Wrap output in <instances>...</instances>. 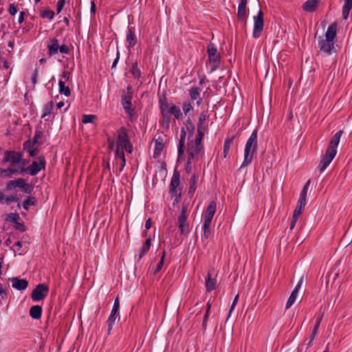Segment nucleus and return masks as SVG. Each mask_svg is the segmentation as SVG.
Segmentation results:
<instances>
[{"label":"nucleus","instance_id":"29","mask_svg":"<svg viewBox=\"0 0 352 352\" xmlns=\"http://www.w3.org/2000/svg\"><path fill=\"white\" fill-rule=\"evenodd\" d=\"M217 280L215 278H212L210 274H208L206 279V287L208 291H212L216 288Z\"/></svg>","mask_w":352,"mask_h":352},{"label":"nucleus","instance_id":"37","mask_svg":"<svg viewBox=\"0 0 352 352\" xmlns=\"http://www.w3.org/2000/svg\"><path fill=\"white\" fill-rule=\"evenodd\" d=\"M35 202L36 199L34 197H30L23 201V207L25 210H28L29 206L35 205Z\"/></svg>","mask_w":352,"mask_h":352},{"label":"nucleus","instance_id":"60","mask_svg":"<svg viewBox=\"0 0 352 352\" xmlns=\"http://www.w3.org/2000/svg\"><path fill=\"white\" fill-rule=\"evenodd\" d=\"M58 50L62 54H67L69 52V47L66 45L59 46Z\"/></svg>","mask_w":352,"mask_h":352},{"label":"nucleus","instance_id":"1","mask_svg":"<svg viewBox=\"0 0 352 352\" xmlns=\"http://www.w3.org/2000/svg\"><path fill=\"white\" fill-rule=\"evenodd\" d=\"M208 54L210 62L212 63L211 71L215 70L220 64V54L213 44L210 43L208 47Z\"/></svg>","mask_w":352,"mask_h":352},{"label":"nucleus","instance_id":"25","mask_svg":"<svg viewBox=\"0 0 352 352\" xmlns=\"http://www.w3.org/2000/svg\"><path fill=\"white\" fill-rule=\"evenodd\" d=\"M118 144L122 146L129 142L128 139V135L126 132V129L121 128L118 133Z\"/></svg>","mask_w":352,"mask_h":352},{"label":"nucleus","instance_id":"31","mask_svg":"<svg viewBox=\"0 0 352 352\" xmlns=\"http://www.w3.org/2000/svg\"><path fill=\"white\" fill-rule=\"evenodd\" d=\"M126 40L129 42V47H133L136 43V37L134 32H133L131 29L129 30Z\"/></svg>","mask_w":352,"mask_h":352},{"label":"nucleus","instance_id":"16","mask_svg":"<svg viewBox=\"0 0 352 352\" xmlns=\"http://www.w3.org/2000/svg\"><path fill=\"white\" fill-rule=\"evenodd\" d=\"M186 215L180 214L179 217V228L181 233L184 235L186 234L188 232V224L186 223Z\"/></svg>","mask_w":352,"mask_h":352},{"label":"nucleus","instance_id":"45","mask_svg":"<svg viewBox=\"0 0 352 352\" xmlns=\"http://www.w3.org/2000/svg\"><path fill=\"white\" fill-rule=\"evenodd\" d=\"M117 316H109L108 320H107V322H108V333L109 334L110 332H111V330L113 328V325L116 321V319Z\"/></svg>","mask_w":352,"mask_h":352},{"label":"nucleus","instance_id":"22","mask_svg":"<svg viewBox=\"0 0 352 352\" xmlns=\"http://www.w3.org/2000/svg\"><path fill=\"white\" fill-rule=\"evenodd\" d=\"M253 154L254 153H252V149L245 148L244 160L241 166V168L247 166L248 165H249L251 163V162L252 160Z\"/></svg>","mask_w":352,"mask_h":352},{"label":"nucleus","instance_id":"44","mask_svg":"<svg viewBox=\"0 0 352 352\" xmlns=\"http://www.w3.org/2000/svg\"><path fill=\"white\" fill-rule=\"evenodd\" d=\"M19 219V214L17 213H10L8 214L6 220L16 223Z\"/></svg>","mask_w":352,"mask_h":352},{"label":"nucleus","instance_id":"12","mask_svg":"<svg viewBox=\"0 0 352 352\" xmlns=\"http://www.w3.org/2000/svg\"><path fill=\"white\" fill-rule=\"evenodd\" d=\"M9 281L12 284V287L18 290L25 289L28 285V282L25 279H19L16 277L10 278Z\"/></svg>","mask_w":352,"mask_h":352},{"label":"nucleus","instance_id":"36","mask_svg":"<svg viewBox=\"0 0 352 352\" xmlns=\"http://www.w3.org/2000/svg\"><path fill=\"white\" fill-rule=\"evenodd\" d=\"M204 135V133H201V135H200V132H197V137L195 142H193L192 141L190 142H188V144H190V146L192 148H193L195 146H201V140L203 139Z\"/></svg>","mask_w":352,"mask_h":352},{"label":"nucleus","instance_id":"28","mask_svg":"<svg viewBox=\"0 0 352 352\" xmlns=\"http://www.w3.org/2000/svg\"><path fill=\"white\" fill-rule=\"evenodd\" d=\"M352 8V0H344V4L342 8V16L344 19H346L349 16V12Z\"/></svg>","mask_w":352,"mask_h":352},{"label":"nucleus","instance_id":"41","mask_svg":"<svg viewBox=\"0 0 352 352\" xmlns=\"http://www.w3.org/2000/svg\"><path fill=\"white\" fill-rule=\"evenodd\" d=\"M210 224L208 223H204L203 225V229H204V236L202 237V240L204 238L208 239L209 236L210 235Z\"/></svg>","mask_w":352,"mask_h":352},{"label":"nucleus","instance_id":"51","mask_svg":"<svg viewBox=\"0 0 352 352\" xmlns=\"http://www.w3.org/2000/svg\"><path fill=\"white\" fill-rule=\"evenodd\" d=\"M162 113L163 115L164 121L166 123L167 126H168L170 122V114L168 113L167 112H164V108L163 107H162Z\"/></svg>","mask_w":352,"mask_h":352},{"label":"nucleus","instance_id":"46","mask_svg":"<svg viewBox=\"0 0 352 352\" xmlns=\"http://www.w3.org/2000/svg\"><path fill=\"white\" fill-rule=\"evenodd\" d=\"M190 96L192 100H197L199 96L198 89L196 87L190 89Z\"/></svg>","mask_w":352,"mask_h":352},{"label":"nucleus","instance_id":"57","mask_svg":"<svg viewBox=\"0 0 352 352\" xmlns=\"http://www.w3.org/2000/svg\"><path fill=\"white\" fill-rule=\"evenodd\" d=\"M186 135V132L185 129L184 128H182L181 130V135H180L179 144H184Z\"/></svg>","mask_w":352,"mask_h":352},{"label":"nucleus","instance_id":"56","mask_svg":"<svg viewBox=\"0 0 352 352\" xmlns=\"http://www.w3.org/2000/svg\"><path fill=\"white\" fill-rule=\"evenodd\" d=\"M239 300V294H237L235 298H234V300L232 302V304L231 305V307H230V312H229V315H228V318L230 316L232 312L233 311L236 303H237V301Z\"/></svg>","mask_w":352,"mask_h":352},{"label":"nucleus","instance_id":"61","mask_svg":"<svg viewBox=\"0 0 352 352\" xmlns=\"http://www.w3.org/2000/svg\"><path fill=\"white\" fill-rule=\"evenodd\" d=\"M210 308V305L209 303L207 304V310H206V315L204 316V320H203V324H202V326L204 328L206 327V320L208 318V312H209V309Z\"/></svg>","mask_w":352,"mask_h":352},{"label":"nucleus","instance_id":"42","mask_svg":"<svg viewBox=\"0 0 352 352\" xmlns=\"http://www.w3.org/2000/svg\"><path fill=\"white\" fill-rule=\"evenodd\" d=\"M131 72L135 77H140L141 72L140 69L138 67L137 63H134L133 64L132 68L131 69Z\"/></svg>","mask_w":352,"mask_h":352},{"label":"nucleus","instance_id":"63","mask_svg":"<svg viewBox=\"0 0 352 352\" xmlns=\"http://www.w3.org/2000/svg\"><path fill=\"white\" fill-rule=\"evenodd\" d=\"M37 73H38V69H37V68H36L34 71L32 76V82L33 84H36L37 82V80H36Z\"/></svg>","mask_w":352,"mask_h":352},{"label":"nucleus","instance_id":"7","mask_svg":"<svg viewBox=\"0 0 352 352\" xmlns=\"http://www.w3.org/2000/svg\"><path fill=\"white\" fill-rule=\"evenodd\" d=\"M343 131L342 130H340L338 131L334 136L332 138L329 146L327 150V153H334L335 155H336L337 153V146L340 142V137L342 134Z\"/></svg>","mask_w":352,"mask_h":352},{"label":"nucleus","instance_id":"9","mask_svg":"<svg viewBox=\"0 0 352 352\" xmlns=\"http://www.w3.org/2000/svg\"><path fill=\"white\" fill-rule=\"evenodd\" d=\"M121 146H122V149L120 150L118 148L116 150V156L118 157H120L122 160V166H121L120 170H122L125 165V158H124L123 149L124 148L129 153H131L132 150H133V146H132L131 144L130 143V142H128L127 143H126L124 145H122Z\"/></svg>","mask_w":352,"mask_h":352},{"label":"nucleus","instance_id":"10","mask_svg":"<svg viewBox=\"0 0 352 352\" xmlns=\"http://www.w3.org/2000/svg\"><path fill=\"white\" fill-rule=\"evenodd\" d=\"M216 206L217 205L214 201H211L209 204L206 212L204 223L211 224L212 219L216 211Z\"/></svg>","mask_w":352,"mask_h":352},{"label":"nucleus","instance_id":"24","mask_svg":"<svg viewBox=\"0 0 352 352\" xmlns=\"http://www.w3.org/2000/svg\"><path fill=\"white\" fill-rule=\"evenodd\" d=\"M247 1V0H241L239 5L237 16L240 19H243L246 16Z\"/></svg>","mask_w":352,"mask_h":352},{"label":"nucleus","instance_id":"58","mask_svg":"<svg viewBox=\"0 0 352 352\" xmlns=\"http://www.w3.org/2000/svg\"><path fill=\"white\" fill-rule=\"evenodd\" d=\"M65 3V0H59L57 3V12L60 13L64 7Z\"/></svg>","mask_w":352,"mask_h":352},{"label":"nucleus","instance_id":"49","mask_svg":"<svg viewBox=\"0 0 352 352\" xmlns=\"http://www.w3.org/2000/svg\"><path fill=\"white\" fill-rule=\"evenodd\" d=\"M234 138V136H232L231 138H228L226 140L223 149L229 151L230 145L233 142Z\"/></svg>","mask_w":352,"mask_h":352},{"label":"nucleus","instance_id":"15","mask_svg":"<svg viewBox=\"0 0 352 352\" xmlns=\"http://www.w3.org/2000/svg\"><path fill=\"white\" fill-rule=\"evenodd\" d=\"M302 280H303V278L302 277L300 278V280H299L298 283L297 284V285L296 286V287L294 288V289L293 290V292H292V294L287 302L286 309H289L294 303V302L296 299V296H297L298 290L300 288V286L302 285Z\"/></svg>","mask_w":352,"mask_h":352},{"label":"nucleus","instance_id":"33","mask_svg":"<svg viewBox=\"0 0 352 352\" xmlns=\"http://www.w3.org/2000/svg\"><path fill=\"white\" fill-rule=\"evenodd\" d=\"M167 113H169V114H173L174 116L177 118V119H179L181 116H182V113H181V111H180V109L175 106V105H173L168 111H167Z\"/></svg>","mask_w":352,"mask_h":352},{"label":"nucleus","instance_id":"50","mask_svg":"<svg viewBox=\"0 0 352 352\" xmlns=\"http://www.w3.org/2000/svg\"><path fill=\"white\" fill-rule=\"evenodd\" d=\"M193 108L190 103L189 102H185L183 104V111L184 113L186 115L190 111L192 110Z\"/></svg>","mask_w":352,"mask_h":352},{"label":"nucleus","instance_id":"6","mask_svg":"<svg viewBox=\"0 0 352 352\" xmlns=\"http://www.w3.org/2000/svg\"><path fill=\"white\" fill-rule=\"evenodd\" d=\"M319 47L320 50L327 54H331L332 52H336V49L334 47V42L328 41L327 40H324L322 37L319 38Z\"/></svg>","mask_w":352,"mask_h":352},{"label":"nucleus","instance_id":"4","mask_svg":"<svg viewBox=\"0 0 352 352\" xmlns=\"http://www.w3.org/2000/svg\"><path fill=\"white\" fill-rule=\"evenodd\" d=\"M38 162L34 161L32 164L28 167V173L31 175H36L41 168H45V161L43 156L38 157Z\"/></svg>","mask_w":352,"mask_h":352},{"label":"nucleus","instance_id":"52","mask_svg":"<svg viewBox=\"0 0 352 352\" xmlns=\"http://www.w3.org/2000/svg\"><path fill=\"white\" fill-rule=\"evenodd\" d=\"M19 200V198L17 197L16 195H10V196H8L6 198V203L7 204H10L12 201H17Z\"/></svg>","mask_w":352,"mask_h":352},{"label":"nucleus","instance_id":"59","mask_svg":"<svg viewBox=\"0 0 352 352\" xmlns=\"http://www.w3.org/2000/svg\"><path fill=\"white\" fill-rule=\"evenodd\" d=\"M8 10L9 13L12 16L15 15L17 12V8L14 4L10 6Z\"/></svg>","mask_w":352,"mask_h":352},{"label":"nucleus","instance_id":"8","mask_svg":"<svg viewBox=\"0 0 352 352\" xmlns=\"http://www.w3.org/2000/svg\"><path fill=\"white\" fill-rule=\"evenodd\" d=\"M305 205L306 202L298 200L292 219L290 230H292L294 228L296 222L297 221V219L299 217V216L301 214L302 208L305 206Z\"/></svg>","mask_w":352,"mask_h":352},{"label":"nucleus","instance_id":"14","mask_svg":"<svg viewBox=\"0 0 352 352\" xmlns=\"http://www.w3.org/2000/svg\"><path fill=\"white\" fill-rule=\"evenodd\" d=\"M130 89L131 88H128L126 93L124 91L122 96V106L128 113H130L131 106V93Z\"/></svg>","mask_w":352,"mask_h":352},{"label":"nucleus","instance_id":"18","mask_svg":"<svg viewBox=\"0 0 352 352\" xmlns=\"http://www.w3.org/2000/svg\"><path fill=\"white\" fill-rule=\"evenodd\" d=\"M179 177L180 176L179 172L175 170L170 184V192L171 194L175 192L176 188L179 184Z\"/></svg>","mask_w":352,"mask_h":352},{"label":"nucleus","instance_id":"26","mask_svg":"<svg viewBox=\"0 0 352 352\" xmlns=\"http://www.w3.org/2000/svg\"><path fill=\"white\" fill-rule=\"evenodd\" d=\"M42 308L39 305H34L30 308V315L34 319H39L41 317Z\"/></svg>","mask_w":352,"mask_h":352},{"label":"nucleus","instance_id":"27","mask_svg":"<svg viewBox=\"0 0 352 352\" xmlns=\"http://www.w3.org/2000/svg\"><path fill=\"white\" fill-rule=\"evenodd\" d=\"M24 179L22 178H19L16 180H11L7 184L6 188L8 190H11L16 187L21 188L22 184H23Z\"/></svg>","mask_w":352,"mask_h":352},{"label":"nucleus","instance_id":"30","mask_svg":"<svg viewBox=\"0 0 352 352\" xmlns=\"http://www.w3.org/2000/svg\"><path fill=\"white\" fill-rule=\"evenodd\" d=\"M164 147L163 141L161 138H158L155 141V148L153 154V157L155 158L157 157L160 155L161 151H162Z\"/></svg>","mask_w":352,"mask_h":352},{"label":"nucleus","instance_id":"34","mask_svg":"<svg viewBox=\"0 0 352 352\" xmlns=\"http://www.w3.org/2000/svg\"><path fill=\"white\" fill-rule=\"evenodd\" d=\"M310 183H311L310 180H308L307 182V183L305 184V185L304 186V187L300 192V197L298 199L299 201L306 202L307 194L308 188H309Z\"/></svg>","mask_w":352,"mask_h":352},{"label":"nucleus","instance_id":"21","mask_svg":"<svg viewBox=\"0 0 352 352\" xmlns=\"http://www.w3.org/2000/svg\"><path fill=\"white\" fill-rule=\"evenodd\" d=\"M322 318V316L317 319L316 324L314 329L312 330V333L310 336L309 340L307 342V340H305L304 342V344H306L307 348L311 346L312 341L314 340L316 335L317 334L318 329L319 328V325L320 324Z\"/></svg>","mask_w":352,"mask_h":352},{"label":"nucleus","instance_id":"20","mask_svg":"<svg viewBox=\"0 0 352 352\" xmlns=\"http://www.w3.org/2000/svg\"><path fill=\"white\" fill-rule=\"evenodd\" d=\"M318 0H308L302 5V9L309 12H314L318 6Z\"/></svg>","mask_w":352,"mask_h":352},{"label":"nucleus","instance_id":"48","mask_svg":"<svg viewBox=\"0 0 352 352\" xmlns=\"http://www.w3.org/2000/svg\"><path fill=\"white\" fill-rule=\"evenodd\" d=\"M54 12L50 10H45L43 11L42 14V16L45 18H48L52 20L54 18Z\"/></svg>","mask_w":352,"mask_h":352},{"label":"nucleus","instance_id":"11","mask_svg":"<svg viewBox=\"0 0 352 352\" xmlns=\"http://www.w3.org/2000/svg\"><path fill=\"white\" fill-rule=\"evenodd\" d=\"M335 156L336 155L334 153H327V151L326 152V154L323 156L319 164L320 172H323L327 168Z\"/></svg>","mask_w":352,"mask_h":352},{"label":"nucleus","instance_id":"17","mask_svg":"<svg viewBox=\"0 0 352 352\" xmlns=\"http://www.w3.org/2000/svg\"><path fill=\"white\" fill-rule=\"evenodd\" d=\"M336 30H337L336 23H333L331 24L329 26V28L325 33V37H326L325 40H327L328 41L333 42V40L336 36Z\"/></svg>","mask_w":352,"mask_h":352},{"label":"nucleus","instance_id":"55","mask_svg":"<svg viewBox=\"0 0 352 352\" xmlns=\"http://www.w3.org/2000/svg\"><path fill=\"white\" fill-rule=\"evenodd\" d=\"M184 153V144H179L178 146V160H180L181 156Z\"/></svg>","mask_w":352,"mask_h":352},{"label":"nucleus","instance_id":"54","mask_svg":"<svg viewBox=\"0 0 352 352\" xmlns=\"http://www.w3.org/2000/svg\"><path fill=\"white\" fill-rule=\"evenodd\" d=\"M42 136H43V132L37 131L35 136L33 138V140L32 142V144H36L38 142V140L42 138Z\"/></svg>","mask_w":352,"mask_h":352},{"label":"nucleus","instance_id":"13","mask_svg":"<svg viewBox=\"0 0 352 352\" xmlns=\"http://www.w3.org/2000/svg\"><path fill=\"white\" fill-rule=\"evenodd\" d=\"M252 149V153H254L257 149V131L254 130L251 134L250 138L248 140L245 147Z\"/></svg>","mask_w":352,"mask_h":352},{"label":"nucleus","instance_id":"40","mask_svg":"<svg viewBox=\"0 0 352 352\" xmlns=\"http://www.w3.org/2000/svg\"><path fill=\"white\" fill-rule=\"evenodd\" d=\"M24 192L27 194H31L33 190V186L32 184H27L25 181H23V184H22L21 188Z\"/></svg>","mask_w":352,"mask_h":352},{"label":"nucleus","instance_id":"35","mask_svg":"<svg viewBox=\"0 0 352 352\" xmlns=\"http://www.w3.org/2000/svg\"><path fill=\"white\" fill-rule=\"evenodd\" d=\"M150 247H151V239L148 238L146 239V241H145V243H144V245L141 249L140 253L139 254L140 259L142 258V256L144 255V254L149 250Z\"/></svg>","mask_w":352,"mask_h":352},{"label":"nucleus","instance_id":"53","mask_svg":"<svg viewBox=\"0 0 352 352\" xmlns=\"http://www.w3.org/2000/svg\"><path fill=\"white\" fill-rule=\"evenodd\" d=\"M188 159L187 162H190L194 158V151H192V148L190 146V144H188Z\"/></svg>","mask_w":352,"mask_h":352},{"label":"nucleus","instance_id":"43","mask_svg":"<svg viewBox=\"0 0 352 352\" xmlns=\"http://www.w3.org/2000/svg\"><path fill=\"white\" fill-rule=\"evenodd\" d=\"M96 118L95 115H83L82 116V122L85 124L93 122L94 120Z\"/></svg>","mask_w":352,"mask_h":352},{"label":"nucleus","instance_id":"38","mask_svg":"<svg viewBox=\"0 0 352 352\" xmlns=\"http://www.w3.org/2000/svg\"><path fill=\"white\" fill-rule=\"evenodd\" d=\"M54 108V102L53 101H50L48 103H47L45 107H44V113L42 115V118H45L46 116L49 115L52 110Z\"/></svg>","mask_w":352,"mask_h":352},{"label":"nucleus","instance_id":"39","mask_svg":"<svg viewBox=\"0 0 352 352\" xmlns=\"http://www.w3.org/2000/svg\"><path fill=\"white\" fill-rule=\"evenodd\" d=\"M186 129L189 132V139L190 138L192 137L195 129V126L190 119H188L186 121Z\"/></svg>","mask_w":352,"mask_h":352},{"label":"nucleus","instance_id":"19","mask_svg":"<svg viewBox=\"0 0 352 352\" xmlns=\"http://www.w3.org/2000/svg\"><path fill=\"white\" fill-rule=\"evenodd\" d=\"M207 118V115L205 113H202L199 118L197 123V132L205 133V131L207 129L208 125L206 123V120Z\"/></svg>","mask_w":352,"mask_h":352},{"label":"nucleus","instance_id":"64","mask_svg":"<svg viewBox=\"0 0 352 352\" xmlns=\"http://www.w3.org/2000/svg\"><path fill=\"white\" fill-rule=\"evenodd\" d=\"M10 171L8 172V174H7L8 177H10L12 174L16 173L19 172V170L17 168H15L14 166L13 168H8Z\"/></svg>","mask_w":352,"mask_h":352},{"label":"nucleus","instance_id":"32","mask_svg":"<svg viewBox=\"0 0 352 352\" xmlns=\"http://www.w3.org/2000/svg\"><path fill=\"white\" fill-rule=\"evenodd\" d=\"M59 92L61 94H64L65 96H69L71 94L70 89L69 87H66L65 83L62 80H59Z\"/></svg>","mask_w":352,"mask_h":352},{"label":"nucleus","instance_id":"3","mask_svg":"<svg viewBox=\"0 0 352 352\" xmlns=\"http://www.w3.org/2000/svg\"><path fill=\"white\" fill-rule=\"evenodd\" d=\"M263 13L260 10L258 14L254 16V30L252 36L254 38H258L263 29Z\"/></svg>","mask_w":352,"mask_h":352},{"label":"nucleus","instance_id":"47","mask_svg":"<svg viewBox=\"0 0 352 352\" xmlns=\"http://www.w3.org/2000/svg\"><path fill=\"white\" fill-rule=\"evenodd\" d=\"M165 254L166 253L164 251L163 254H162V258H161V260H160V263L157 264V267L155 268V270L154 271V274H157L162 269V266L164 265V258H165Z\"/></svg>","mask_w":352,"mask_h":352},{"label":"nucleus","instance_id":"5","mask_svg":"<svg viewBox=\"0 0 352 352\" xmlns=\"http://www.w3.org/2000/svg\"><path fill=\"white\" fill-rule=\"evenodd\" d=\"M22 155L15 151H6L4 153V161L12 163V166H15L21 162Z\"/></svg>","mask_w":352,"mask_h":352},{"label":"nucleus","instance_id":"23","mask_svg":"<svg viewBox=\"0 0 352 352\" xmlns=\"http://www.w3.org/2000/svg\"><path fill=\"white\" fill-rule=\"evenodd\" d=\"M50 43L51 44L48 45L47 46L49 50V54L50 56H53L58 52L59 48L58 41L56 38H52L50 40Z\"/></svg>","mask_w":352,"mask_h":352},{"label":"nucleus","instance_id":"2","mask_svg":"<svg viewBox=\"0 0 352 352\" xmlns=\"http://www.w3.org/2000/svg\"><path fill=\"white\" fill-rule=\"evenodd\" d=\"M49 287L45 284H38L33 289L31 298L34 301L43 300L47 295Z\"/></svg>","mask_w":352,"mask_h":352},{"label":"nucleus","instance_id":"62","mask_svg":"<svg viewBox=\"0 0 352 352\" xmlns=\"http://www.w3.org/2000/svg\"><path fill=\"white\" fill-rule=\"evenodd\" d=\"M197 176L194 174L190 179V186L196 187Z\"/></svg>","mask_w":352,"mask_h":352}]
</instances>
